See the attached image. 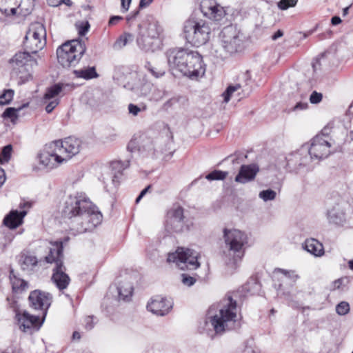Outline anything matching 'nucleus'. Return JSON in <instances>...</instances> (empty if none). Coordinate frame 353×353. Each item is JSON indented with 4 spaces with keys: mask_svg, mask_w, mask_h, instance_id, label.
Instances as JSON below:
<instances>
[{
    "mask_svg": "<svg viewBox=\"0 0 353 353\" xmlns=\"http://www.w3.org/2000/svg\"><path fill=\"white\" fill-rule=\"evenodd\" d=\"M223 238L227 251H223V255L227 258L225 262L227 263H236L240 261L244 255V246L248 243V237L243 232L233 229L223 230Z\"/></svg>",
    "mask_w": 353,
    "mask_h": 353,
    "instance_id": "20e7f679",
    "label": "nucleus"
},
{
    "mask_svg": "<svg viewBox=\"0 0 353 353\" xmlns=\"http://www.w3.org/2000/svg\"><path fill=\"white\" fill-rule=\"evenodd\" d=\"M62 216L74 219L72 230L84 233L94 230L102 220V214L89 199L82 195L69 196L64 203Z\"/></svg>",
    "mask_w": 353,
    "mask_h": 353,
    "instance_id": "f257e3e1",
    "label": "nucleus"
},
{
    "mask_svg": "<svg viewBox=\"0 0 353 353\" xmlns=\"http://www.w3.org/2000/svg\"><path fill=\"white\" fill-rule=\"evenodd\" d=\"M307 149L308 145H303L299 150L286 157V167L289 172L298 173L310 163L311 157L308 156Z\"/></svg>",
    "mask_w": 353,
    "mask_h": 353,
    "instance_id": "1a4fd4ad",
    "label": "nucleus"
},
{
    "mask_svg": "<svg viewBox=\"0 0 353 353\" xmlns=\"http://www.w3.org/2000/svg\"><path fill=\"white\" fill-rule=\"evenodd\" d=\"M169 263H175L181 270H196L200 266L198 253L193 250L179 248L174 253H170L167 259Z\"/></svg>",
    "mask_w": 353,
    "mask_h": 353,
    "instance_id": "6e6552de",
    "label": "nucleus"
},
{
    "mask_svg": "<svg viewBox=\"0 0 353 353\" xmlns=\"http://www.w3.org/2000/svg\"><path fill=\"white\" fill-rule=\"evenodd\" d=\"M128 109L130 114H132L133 116H137L139 112L145 111L147 106L145 105H143L141 107H139L134 103H130L128 105Z\"/></svg>",
    "mask_w": 353,
    "mask_h": 353,
    "instance_id": "a18cd8bd",
    "label": "nucleus"
},
{
    "mask_svg": "<svg viewBox=\"0 0 353 353\" xmlns=\"http://www.w3.org/2000/svg\"><path fill=\"white\" fill-rule=\"evenodd\" d=\"M28 105V103L23 104L22 106L15 108H7L5 111L3 112L2 117L4 119H10L12 122H14L15 120L18 119V114L17 112L21 110L23 108L27 107Z\"/></svg>",
    "mask_w": 353,
    "mask_h": 353,
    "instance_id": "4c0bfd02",
    "label": "nucleus"
},
{
    "mask_svg": "<svg viewBox=\"0 0 353 353\" xmlns=\"http://www.w3.org/2000/svg\"><path fill=\"white\" fill-rule=\"evenodd\" d=\"M166 228L168 230L174 232H181L183 231L184 222L183 220L168 219L167 220Z\"/></svg>",
    "mask_w": 353,
    "mask_h": 353,
    "instance_id": "f704fd0d",
    "label": "nucleus"
},
{
    "mask_svg": "<svg viewBox=\"0 0 353 353\" xmlns=\"http://www.w3.org/2000/svg\"><path fill=\"white\" fill-rule=\"evenodd\" d=\"M166 94V92L165 90H161L157 88H155L152 94V99L155 101H159L163 99Z\"/></svg>",
    "mask_w": 353,
    "mask_h": 353,
    "instance_id": "3c124183",
    "label": "nucleus"
},
{
    "mask_svg": "<svg viewBox=\"0 0 353 353\" xmlns=\"http://www.w3.org/2000/svg\"><path fill=\"white\" fill-rule=\"evenodd\" d=\"M172 307V303L165 298L157 296L147 305V309L159 316L167 314Z\"/></svg>",
    "mask_w": 353,
    "mask_h": 353,
    "instance_id": "dca6fc26",
    "label": "nucleus"
},
{
    "mask_svg": "<svg viewBox=\"0 0 353 353\" xmlns=\"http://www.w3.org/2000/svg\"><path fill=\"white\" fill-rule=\"evenodd\" d=\"M153 0H140L139 8H143L148 6Z\"/></svg>",
    "mask_w": 353,
    "mask_h": 353,
    "instance_id": "e2e57ef3",
    "label": "nucleus"
},
{
    "mask_svg": "<svg viewBox=\"0 0 353 353\" xmlns=\"http://www.w3.org/2000/svg\"><path fill=\"white\" fill-rule=\"evenodd\" d=\"M48 4L52 7H57L61 5V0H47Z\"/></svg>",
    "mask_w": 353,
    "mask_h": 353,
    "instance_id": "0e129e2a",
    "label": "nucleus"
},
{
    "mask_svg": "<svg viewBox=\"0 0 353 353\" xmlns=\"http://www.w3.org/2000/svg\"><path fill=\"white\" fill-rule=\"evenodd\" d=\"M73 73L77 78H82L86 80L97 78L98 73L96 71L95 67H88L81 70H75Z\"/></svg>",
    "mask_w": 353,
    "mask_h": 353,
    "instance_id": "7c9ffc66",
    "label": "nucleus"
},
{
    "mask_svg": "<svg viewBox=\"0 0 353 353\" xmlns=\"http://www.w3.org/2000/svg\"><path fill=\"white\" fill-rule=\"evenodd\" d=\"M274 272H279L282 273L286 277L291 279L292 281V282H296V280L299 278V275L296 274L295 271H294V270L288 271V270H286L284 269L276 268Z\"/></svg>",
    "mask_w": 353,
    "mask_h": 353,
    "instance_id": "49530a36",
    "label": "nucleus"
},
{
    "mask_svg": "<svg viewBox=\"0 0 353 353\" xmlns=\"http://www.w3.org/2000/svg\"><path fill=\"white\" fill-rule=\"evenodd\" d=\"M123 17L121 16H112L110 18L108 21L109 26H114L117 24L119 21H121Z\"/></svg>",
    "mask_w": 353,
    "mask_h": 353,
    "instance_id": "13d9d810",
    "label": "nucleus"
},
{
    "mask_svg": "<svg viewBox=\"0 0 353 353\" xmlns=\"http://www.w3.org/2000/svg\"><path fill=\"white\" fill-rule=\"evenodd\" d=\"M46 103V106L45 108V110L48 113H50L59 105V99H54L51 101L50 100L48 101V102Z\"/></svg>",
    "mask_w": 353,
    "mask_h": 353,
    "instance_id": "864d4df0",
    "label": "nucleus"
},
{
    "mask_svg": "<svg viewBox=\"0 0 353 353\" xmlns=\"http://www.w3.org/2000/svg\"><path fill=\"white\" fill-rule=\"evenodd\" d=\"M145 68L155 77L158 78L159 77L163 76L165 74V71L163 70H157L153 65H152L151 63L149 61H146L145 64Z\"/></svg>",
    "mask_w": 353,
    "mask_h": 353,
    "instance_id": "37998d69",
    "label": "nucleus"
},
{
    "mask_svg": "<svg viewBox=\"0 0 353 353\" xmlns=\"http://www.w3.org/2000/svg\"><path fill=\"white\" fill-rule=\"evenodd\" d=\"M283 35V32L281 30H278L272 36V39L275 41L277 39L281 37Z\"/></svg>",
    "mask_w": 353,
    "mask_h": 353,
    "instance_id": "774afa93",
    "label": "nucleus"
},
{
    "mask_svg": "<svg viewBox=\"0 0 353 353\" xmlns=\"http://www.w3.org/2000/svg\"><path fill=\"white\" fill-rule=\"evenodd\" d=\"M210 33L209 23L205 21L188 19L184 23V37L192 46L199 47L205 44L210 39Z\"/></svg>",
    "mask_w": 353,
    "mask_h": 353,
    "instance_id": "423d86ee",
    "label": "nucleus"
},
{
    "mask_svg": "<svg viewBox=\"0 0 353 353\" xmlns=\"http://www.w3.org/2000/svg\"><path fill=\"white\" fill-rule=\"evenodd\" d=\"M63 247L61 241H56L51 243L49 248L48 254L45 256L44 260L48 263H55V266L63 264Z\"/></svg>",
    "mask_w": 353,
    "mask_h": 353,
    "instance_id": "a211bd4d",
    "label": "nucleus"
},
{
    "mask_svg": "<svg viewBox=\"0 0 353 353\" xmlns=\"http://www.w3.org/2000/svg\"><path fill=\"white\" fill-rule=\"evenodd\" d=\"M341 21H342L339 16H334V17H332V19H331V23L333 26L339 25V23H341Z\"/></svg>",
    "mask_w": 353,
    "mask_h": 353,
    "instance_id": "338daca9",
    "label": "nucleus"
},
{
    "mask_svg": "<svg viewBox=\"0 0 353 353\" xmlns=\"http://www.w3.org/2000/svg\"><path fill=\"white\" fill-rule=\"evenodd\" d=\"M161 28L157 22L153 21L148 24V26L141 31V33L150 37L152 39H159Z\"/></svg>",
    "mask_w": 353,
    "mask_h": 353,
    "instance_id": "72a5a7b5",
    "label": "nucleus"
},
{
    "mask_svg": "<svg viewBox=\"0 0 353 353\" xmlns=\"http://www.w3.org/2000/svg\"><path fill=\"white\" fill-rule=\"evenodd\" d=\"M90 24L88 21L81 23L78 26V33L80 36H84L89 30Z\"/></svg>",
    "mask_w": 353,
    "mask_h": 353,
    "instance_id": "6e6d98bb",
    "label": "nucleus"
},
{
    "mask_svg": "<svg viewBox=\"0 0 353 353\" xmlns=\"http://www.w3.org/2000/svg\"><path fill=\"white\" fill-rule=\"evenodd\" d=\"M228 175V172L215 170L208 174L205 176V179L209 181L223 180L227 177Z\"/></svg>",
    "mask_w": 353,
    "mask_h": 353,
    "instance_id": "58836bf2",
    "label": "nucleus"
},
{
    "mask_svg": "<svg viewBox=\"0 0 353 353\" xmlns=\"http://www.w3.org/2000/svg\"><path fill=\"white\" fill-rule=\"evenodd\" d=\"M237 293L228 292L220 302V309L215 315L210 316L207 325H210L216 334L222 335L226 332L238 329L241 322L237 315V304L234 297Z\"/></svg>",
    "mask_w": 353,
    "mask_h": 353,
    "instance_id": "7ed1b4c3",
    "label": "nucleus"
},
{
    "mask_svg": "<svg viewBox=\"0 0 353 353\" xmlns=\"http://www.w3.org/2000/svg\"><path fill=\"white\" fill-rule=\"evenodd\" d=\"M305 249L315 256H321L324 254L323 245L315 239H307L304 244Z\"/></svg>",
    "mask_w": 353,
    "mask_h": 353,
    "instance_id": "c85d7f7f",
    "label": "nucleus"
},
{
    "mask_svg": "<svg viewBox=\"0 0 353 353\" xmlns=\"http://www.w3.org/2000/svg\"><path fill=\"white\" fill-rule=\"evenodd\" d=\"M85 50V42L81 40L66 41L57 50L58 62L63 68L75 66Z\"/></svg>",
    "mask_w": 353,
    "mask_h": 353,
    "instance_id": "39448f33",
    "label": "nucleus"
},
{
    "mask_svg": "<svg viewBox=\"0 0 353 353\" xmlns=\"http://www.w3.org/2000/svg\"><path fill=\"white\" fill-rule=\"evenodd\" d=\"M331 144L324 138V134L314 137L308 146V156L312 159L321 160L327 158L330 154Z\"/></svg>",
    "mask_w": 353,
    "mask_h": 353,
    "instance_id": "ddd939ff",
    "label": "nucleus"
},
{
    "mask_svg": "<svg viewBox=\"0 0 353 353\" xmlns=\"http://www.w3.org/2000/svg\"><path fill=\"white\" fill-rule=\"evenodd\" d=\"M240 87L241 86L239 84H236V85H229L226 90L223 94L224 97V101L228 103L230 99L232 94L234 92L236 91L238 89H239Z\"/></svg>",
    "mask_w": 353,
    "mask_h": 353,
    "instance_id": "09e8293b",
    "label": "nucleus"
},
{
    "mask_svg": "<svg viewBox=\"0 0 353 353\" xmlns=\"http://www.w3.org/2000/svg\"><path fill=\"white\" fill-rule=\"evenodd\" d=\"M308 103L307 102H299L296 104V105L293 108L294 110H305L307 108Z\"/></svg>",
    "mask_w": 353,
    "mask_h": 353,
    "instance_id": "052dcab7",
    "label": "nucleus"
},
{
    "mask_svg": "<svg viewBox=\"0 0 353 353\" xmlns=\"http://www.w3.org/2000/svg\"><path fill=\"white\" fill-rule=\"evenodd\" d=\"M63 89V84L59 83L47 88L46 93L42 99L43 103H47L48 101L55 99Z\"/></svg>",
    "mask_w": 353,
    "mask_h": 353,
    "instance_id": "2f4dec72",
    "label": "nucleus"
},
{
    "mask_svg": "<svg viewBox=\"0 0 353 353\" xmlns=\"http://www.w3.org/2000/svg\"><path fill=\"white\" fill-rule=\"evenodd\" d=\"M326 218L330 224L343 226L346 223L345 201L339 194H334L327 200Z\"/></svg>",
    "mask_w": 353,
    "mask_h": 353,
    "instance_id": "0eeeda50",
    "label": "nucleus"
},
{
    "mask_svg": "<svg viewBox=\"0 0 353 353\" xmlns=\"http://www.w3.org/2000/svg\"><path fill=\"white\" fill-rule=\"evenodd\" d=\"M298 0H280L278 3V8L282 10H285L290 7L296 5Z\"/></svg>",
    "mask_w": 353,
    "mask_h": 353,
    "instance_id": "c03bdc74",
    "label": "nucleus"
},
{
    "mask_svg": "<svg viewBox=\"0 0 353 353\" xmlns=\"http://www.w3.org/2000/svg\"><path fill=\"white\" fill-rule=\"evenodd\" d=\"M336 311L339 315H345L350 311V305L345 301H342L336 307Z\"/></svg>",
    "mask_w": 353,
    "mask_h": 353,
    "instance_id": "de8ad7c7",
    "label": "nucleus"
},
{
    "mask_svg": "<svg viewBox=\"0 0 353 353\" xmlns=\"http://www.w3.org/2000/svg\"><path fill=\"white\" fill-rule=\"evenodd\" d=\"M130 3L131 0H121V8L123 9V12L128 10Z\"/></svg>",
    "mask_w": 353,
    "mask_h": 353,
    "instance_id": "680f3d73",
    "label": "nucleus"
},
{
    "mask_svg": "<svg viewBox=\"0 0 353 353\" xmlns=\"http://www.w3.org/2000/svg\"><path fill=\"white\" fill-rule=\"evenodd\" d=\"M141 143L137 146V143L135 141L131 140L128 144L127 149L130 152H133L135 150L138 151H151L153 150L152 141L148 137H141Z\"/></svg>",
    "mask_w": 353,
    "mask_h": 353,
    "instance_id": "cd10ccee",
    "label": "nucleus"
},
{
    "mask_svg": "<svg viewBox=\"0 0 353 353\" xmlns=\"http://www.w3.org/2000/svg\"><path fill=\"white\" fill-rule=\"evenodd\" d=\"M166 57L170 68L190 79L202 77L205 72L202 57L198 52L183 48H172L166 52Z\"/></svg>",
    "mask_w": 353,
    "mask_h": 353,
    "instance_id": "f03ea898",
    "label": "nucleus"
},
{
    "mask_svg": "<svg viewBox=\"0 0 353 353\" xmlns=\"http://www.w3.org/2000/svg\"><path fill=\"white\" fill-rule=\"evenodd\" d=\"M323 95L321 93L313 91L310 97V101L311 103L316 104L321 101Z\"/></svg>",
    "mask_w": 353,
    "mask_h": 353,
    "instance_id": "5fc2aeb1",
    "label": "nucleus"
},
{
    "mask_svg": "<svg viewBox=\"0 0 353 353\" xmlns=\"http://www.w3.org/2000/svg\"><path fill=\"white\" fill-rule=\"evenodd\" d=\"M137 43L139 47L145 51H154L159 46V39H152L146 34L140 32L137 39Z\"/></svg>",
    "mask_w": 353,
    "mask_h": 353,
    "instance_id": "b1692460",
    "label": "nucleus"
},
{
    "mask_svg": "<svg viewBox=\"0 0 353 353\" xmlns=\"http://www.w3.org/2000/svg\"><path fill=\"white\" fill-rule=\"evenodd\" d=\"M28 51L25 50L23 52H19L10 60L13 70L21 72V69L24 68L28 62L33 61L37 64L36 59H33Z\"/></svg>",
    "mask_w": 353,
    "mask_h": 353,
    "instance_id": "aec40b11",
    "label": "nucleus"
},
{
    "mask_svg": "<svg viewBox=\"0 0 353 353\" xmlns=\"http://www.w3.org/2000/svg\"><path fill=\"white\" fill-rule=\"evenodd\" d=\"M46 45V40H37L36 39H28L23 41V46L30 54H37Z\"/></svg>",
    "mask_w": 353,
    "mask_h": 353,
    "instance_id": "c756f323",
    "label": "nucleus"
},
{
    "mask_svg": "<svg viewBox=\"0 0 353 353\" xmlns=\"http://www.w3.org/2000/svg\"><path fill=\"white\" fill-rule=\"evenodd\" d=\"M183 209L181 207H177L176 209L171 212V216L169 217L170 219H177L183 221Z\"/></svg>",
    "mask_w": 353,
    "mask_h": 353,
    "instance_id": "8fccbe9b",
    "label": "nucleus"
},
{
    "mask_svg": "<svg viewBox=\"0 0 353 353\" xmlns=\"http://www.w3.org/2000/svg\"><path fill=\"white\" fill-rule=\"evenodd\" d=\"M9 279L13 292L22 293L28 289V281L21 278L20 275L16 273L12 268L10 269Z\"/></svg>",
    "mask_w": 353,
    "mask_h": 353,
    "instance_id": "4be33fe9",
    "label": "nucleus"
},
{
    "mask_svg": "<svg viewBox=\"0 0 353 353\" xmlns=\"http://www.w3.org/2000/svg\"><path fill=\"white\" fill-rule=\"evenodd\" d=\"M19 263L22 270L30 273L37 265L38 260L36 256L26 253H21Z\"/></svg>",
    "mask_w": 353,
    "mask_h": 353,
    "instance_id": "393cba45",
    "label": "nucleus"
},
{
    "mask_svg": "<svg viewBox=\"0 0 353 353\" xmlns=\"http://www.w3.org/2000/svg\"><path fill=\"white\" fill-rule=\"evenodd\" d=\"M46 31L44 26L40 22L30 24L26 32L25 39H36L37 40H46Z\"/></svg>",
    "mask_w": 353,
    "mask_h": 353,
    "instance_id": "5701e85b",
    "label": "nucleus"
},
{
    "mask_svg": "<svg viewBox=\"0 0 353 353\" xmlns=\"http://www.w3.org/2000/svg\"><path fill=\"white\" fill-rule=\"evenodd\" d=\"M259 196V198L263 199L264 201H272L276 198V193L271 189H268L261 191Z\"/></svg>",
    "mask_w": 353,
    "mask_h": 353,
    "instance_id": "79ce46f5",
    "label": "nucleus"
},
{
    "mask_svg": "<svg viewBox=\"0 0 353 353\" xmlns=\"http://www.w3.org/2000/svg\"><path fill=\"white\" fill-rule=\"evenodd\" d=\"M94 316H88L85 319V328L87 330H92L94 326V323L93 321Z\"/></svg>",
    "mask_w": 353,
    "mask_h": 353,
    "instance_id": "4d7b16f0",
    "label": "nucleus"
},
{
    "mask_svg": "<svg viewBox=\"0 0 353 353\" xmlns=\"http://www.w3.org/2000/svg\"><path fill=\"white\" fill-rule=\"evenodd\" d=\"M208 10L209 12H205V15L216 21H221L225 15V10L219 6H210Z\"/></svg>",
    "mask_w": 353,
    "mask_h": 353,
    "instance_id": "473e14b6",
    "label": "nucleus"
},
{
    "mask_svg": "<svg viewBox=\"0 0 353 353\" xmlns=\"http://www.w3.org/2000/svg\"><path fill=\"white\" fill-rule=\"evenodd\" d=\"M28 300L31 307L43 311V316L45 319L47 310L52 303V296L51 294L35 290L30 293Z\"/></svg>",
    "mask_w": 353,
    "mask_h": 353,
    "instance_id": "4468645a",
    "label": "nucleus"
},
{
    "mask_svg": "<svg viewBox=\"0 0 353 353\" xmlns=\"http://www.w3.org/2000/svg\"><path fill=\"white\" fill-rule=\"evenodd\" d=\"M12 151V146L10 144L4 146L1 149V152L0 153V163L3 164L9 161L10 159Z\"/></svg>",
    "mask_w": 353,
    "mask_h": 353,
    "instance_id": "ea45409f",
    "label": "nucleus"
},
{
    "mask_svg": "<svg viewBox=\"0 0 353 353\" xmlns=\"http://www.w3.org/2000/svg\"><path fill=\"white\" fill-rule=\"evenodd\" d=\"M65 267L59 263L53 270L52 280L59 290L66 289L70 282L69 276L65 273Z\"/></svg>",
    "mask_w": 353,
    "mask_h": 353,
    "instance_id": "6ab92c4d",
    "label": "nucleus"
},
{
    "mask_svg": "<svg viewBox=\"0 0 353 353\" xmlns=\"http://www.w3.org/2000/svg\"><path fill=\"white\" fill-rule=\"evenodd\" d=\"M134 37L130 33H124L114 42L113 48L115 50H120L123 48L128 42L133 41Z\"/></svg>",
    "mask_w": 353,
    "mask_h": 353,
    "instance_id": "e433bc0d",
    "label": "nucleus"
},
{
    "mask_svg": "<svg viewBox=\"0 0 353 353\" xmlns=\"http://www.w3.org/2000/svg\"><path fill=\"white\" fill-rule=\"evenodd\" d=\"M14 96V90L11 89L4 90L3 93L0 96V104L6 105L11 102Z\"/></svg>",
    "mask_w": 353,
    "mask_h": 353,
    "instance_id": "a19ab883",
    "label": "nucleus"
},
{
    "mask_svg": "<svg viewBox=\"0 0 353 353\" xmlns=\"http://www.w3.org/2000/svg\"><path fill=\"white\" fill-rule=\"evenodd\" d=\"M56 143L57 152V158L63 159V161H67L79 152L81 147V141L77 138L68 137L63 141H54Z\"/></svg>",
    "mask_w": 353,
    "mask_h": 353,
    "instance_id": "f8f14e48",
    "label": "nucleus"
},
{
    "mask_svg": "<svg viewBox=\"0 0 353 353\" xmlns=\"http://www.w3.org/2000/svg\"><path fill=\"white\" fill-rule=\"evenodd\" d=\"M119 301H130L133 293V286L130 282H121L117 286Z\"/></svg>",
    "mask_w": 353,
    "mask_h": 353,
    "instance_id": "bb28decb",
    "label": "nucleus"
},
{
    "mask_svg": "<svg viewBox=\"0 0 353 353\" xmlns=\"http://www.w3.org/2000/svg\"><path fill=\"white\" fill-rule=\"evenodd\" d=\"M152 185H148L146 188H145L143 190H141L139 195L136 199V203H139L140 200L145 196V194L149 191V190L151 188Z\"/></svg>",
    "mask_w": 353,
    "mask_h": 353,
    "instance_id": "bf43d9fd",
    "label": "nucleus"
},
{
    "mask_svg": "<svg viewBox=\"0 0 353 353\" xmlns=\"http://www.w3.org/2000/svg\"><path fill=\"white\" fill-rule=\"evenodd\" d=\"M26 214L27 212L25 210H11L10 213L5 216L3 223L10 229H15L22 223L23 219Z\"/></svg>",
    "mask_w": 353,
    "mask_h": 353,
    "instance_id": "412c9836",
    "label": "nucleus"
},
{
    "mask_svg": "<svg viewBox=\"0 0 353 353\" xmlns=\"http://www.w3.org/2000/svg\"><path fill=\"white\" fill-rule=\"evenodd\" d=\"M181 281L183 284H184L186 286L190 287L193 285L196 282V279L187 274H181Z\"/></svg>",
    "mask_w": 353,
    "mask_h": 353,
    "instance_id": "603ef678",
    "label": "nucleus"
},
{
    "mask_svg": "<svg viewBox=\"0 0 353 353\" xmlns=\"http://www.w3.org/2000/svg\"><path fill=\"white\" fill-rule=\"evenodd\" d=\"M130 165V159H128L123 162L119 161H113L110 163V168L112 174V183L114 185H117L118 181L117 179L122 174V172Z\"/></svg>",
    "mask_w": 353,
    "mask_h": 353,
    "instance_id": "a878e982",
    "label": "nucleus"
},
{
    "mask_svg": "<svg viewBox=\"0 0 353 353\" xmlns=\"http://www.w3.org/2000/svg\"><path fill=\"white\" fill-rule=\"evenodd\" d=\"M186 101L187 99L185 97L181 96L174 97L164 103L163 109L168 111L170 108H176L177 105H180L181 103L184 104Z\"/></svg>",
    "mask_w": 353,
    "mask_h": 353,
    "instance_id": "c9c22d12",
    "label": "nucleus"
},
{
    "mask_svg": "<svg viewBox=\"0 0 353 353\" xmlns=\"http://www.w3.org/2000/svg\"><path fill=\"white\" fill-rule=\"evenodd\" d=\"M56 147V143L52 141L46 144L43 149L38 154L39 164L43 168L51 170L63 163V159L57 157V154L59 155V154Z\"/></svg>",
    "mask_w": 353,
    "mask_h": 353,
    "instance_id": "9b49d317",
    "label": "nucleus"
},
{
    "mask_svg": "<svg viewBox=\"0 0 353 353\" xmlns=\"http://www.w3.org/2000/svg\"><path fill=\"white\" fill-rule=\"evenodd\" d=\"M16 319L19 329L23 332L30 333L33 330H39L44 321L43 318L41 320L39 316L31 315L26 311L17 312Z\"/></svg>",
    "mask_w": 353,
    "mask_h": 353,
    "instance_id": "2eb2a0df",
    "label": "nucleus"
},
{
    "mask_svg": "<svg viewBox=\"0 0 353 353\" xmlns=\"http://www.w3.org/2000/svg\"><path fill=\"white\" fill-rule=\"evenodd\" d=\"M6 181V174L4 170L0 168V188L3 185Z\"/></svg>",
    "mask_w": 353,
    "mask_h": 353,
    "instance_id": "69168bd1",
    "label": "nucleus"
},
{
    "mask_svg": "<svg viewBox=\"0 0 353 353\" xmlns=\"http://www.w3.org/2000/svg\"><path fill=\"white\" fill-rule=\"evenodd\" d=\"M259 172V168L256 164L242 165L239 173L235 176L234 181L245 184L253 181Z\"/></svg>",
    "mask_w": 353,
    "mask_h": 353,
    "instance_id": "f3484780",
    "label": "nucleus"
},
{
    "mask_svg": "<svg viewBox=\"0 0 353 353\" xmlns=\"http://www.w3.org/2000/svg\"><path fill=\"white\" fill-rule=\"evenodd\" d=\"M221 46L225 52L233 54L236 52L241 47V40L239 32L232 26L225 27L220 33Z\"/></svg>",
    "mask_w": 353,
    "mask_h": 353,
    "instance_id": "9d476101",
    "label": "nucleus"
}]
</instances>
